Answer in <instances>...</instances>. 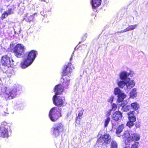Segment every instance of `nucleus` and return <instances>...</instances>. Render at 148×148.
Instances as JSON below:
<instances>
[{
    "mask_svg": "<svg viewBox=\"0 0 148 148\" xmlns=\"http://www.w3.org/2000/svg\"><path fill=\"white\" fill-rule=\"evenodd\" d=\"M72 64L71 63H68V65H65L64 66V68L63 69V75L65 76H67L69 77L71 75L72 69L71 67Z\"/></svg>",
    "mask_w": 148,
    "mask_h": 148,
    "instance_id": "9d476101",
    "label": "nucleus"
},
{
    "mask_svg": "<svg viewBox=\"0 0 148 148\" xmlns=\"http://www.w3.org/2000/svg\"><path fill=\"white\" fill-rule=\"evenodd\" d=\"M37 52L36 51L32 50L28 53L27 57L25 58L21 63V67L23 69L25 68L30 65L34 60Z\"/></svg>",
    "mask_w": 148,
    "mask_h": 148,
    "instance_id": "f257e3e1",
    "label": "nucleus"
},
{
    "mask_svg": "<svg viewBox=\"0 0 148 148\" xmlns=\"http://www.w3.org/2000/svg\"><path fill=\"white\" fill-rule=\"evenodd\" d=\"M124 127V125L123 124L120 125L116 130V134H119L122 132Z\"/></svg>",
    "mask_w": 148,
    "mask_h": 148,
    "instance_id": "bb28decb",
    "label": "nucleus"
},
{
    "mask_svg": "<svg viewBox=\"0 0 148 148\" xmlns=\"http://www.w3.org/2000/svg\"><path fill=\"white\" fill-rule=\"evenodd\" d=\"M59 115L61 116L60 110L58 107H53L50 110L49 116L51 120L55 121L58 119Z\"/></svg>",
    "mask_w": 148,
    "mask_h": 148,
    "instance_id": "20e7f679",
    "label": "nucleus"
},
{
    "mask_svg": "<svg viewBox=\"0 0 148 148\" xmlns=\"http://www.w3.org/2000/svg\"><path fill=\"white\" fill-rule=\"evenodd\" d=\"M112 111V109H110L107 112V113L106 114V116L108 117H109L111 114V113Z\"/></svg>",
    "mask_w": 148,
    "mask_h": 148,
    "instance_id": "e433bc0d",
    "label": "nucleus"
},
{
    "mask_svg": "<svg viewBox=\"0 0 148 148\" xmlns=\"http://www.w3.org/2000/svg\"><path fill=\"white\" fill-rule=\"evenodd\" d=\"M11 130L9 127L6 125V123H3L0 126V135L2 137H8L9 134L11 133Z\"/></svg>",
    "mask_w": 148,
    "mask_h": 148,
    "instance_id": "39448f33",
    "label": "nucleus"
},
{
    "mask_svg": "<svg viewBox=\"0 0 148 148\" xmlns=\"http://www.w3.org/2000/svg\"><path fill=\"white\" fill-rule=\"evenodd\" d=\"M118 145L117 143L115 141H112L111 143L110 148H117Z\"/></svg>",
    "mask_w": 148,
    "mask_h": 148,
    "instance_id": "2f4dec72",
    "label": "nucleus"
},
{
    "mask_svg": "<svg viewBox=\"0 0 148 148\" xmlns=\"http://www.w3.org/2000/svg\"><path fill=\"white\" fill-rule=\"evenodd\" d=\"M5 114H8V112H4V114H3V115H4V116L6 115Z\"/></svg>",
    "mask_w": 148,
    "mask_h": 148,
    "instance_id": "a18cd8bd",
    "label": "nucleus"
},
{
    "mask_svg": "<svg viewBox=\"0 0 148 148\" xmlns=\"http://www.w3.org/2000/svg\"><path fill=\"white\" fill-rule=\"evenodd\" d=\"M53 127L61 133L64 130V126L60 123H55Z\"/></svg>",
    "mask_w": 148,
    "mask_h": 148,
    "instance_id": "aec40b11",
    "label": "nucleus"
},
{
    "mask_svg": "<svg viewBox=\"0 0 148 148\" xmlns=\"http://www.w3.org/2000/svg\"><path fill=\"white\" fill-rule=\"evenodd\" d=\"M124 148H131V147L130 146H127L125 147Z\"/></svg>",
    "mask_w": 148,
    "mask_h": 148,
    "instance_id": "49530a36",
    "label": "nucleus"
},
{
    "mask_svg": "<svg viewBox=\"0 0 148 148\" xmlns=\"http://www.w3.org/2000/svg\"><path fill=\"white\" fill-rule=\"evenodd\" d=\"M37 16V14L36 13H35L32 15H31L29 16H28L27 20L29 22H31L34 19V16Z\"/></svg>",
    "mask_w": 148,
    "mask_h": 148,
    "instance_id": "c756f323",
    "label": "nucleus"
},
{
    "mask_svg": "<svg viewBox=\"0 0 148 148\" xmlns=\"http://www.w3.org/2000/svg\"><path fill=\"white\" fill-rule=\"evenodd\" d=\"M13 13V9L11 8H9L7 11L4 12L2 15L1 18L2 20H3L6 18L8 15L12 14Z\"/></svg>",
    "mask_w": 148,
    "mask_h": 148,
    "instance_id": "f3484780",
    "label": "nucleus"
},
{
    "mask_svg": "<svg viewBox=\"0 0 148 148\" xmlns=\"http://www.w3.org/2000/svg\"><path fill=\"white\" fill-rule=\"evenodd\" d=\"M52 135L53 136L55 137H57L60 136V135L61 132L55 129L53 127L52 128Z\"/></svg>",
    "mask_w": 148,
    "mask_h": 148,
    "instance_id": "a878e982",
    "label": "nucleus"
},
{
    "mask_svg": "<svg viewBox=\"0 0 148 148\" xmlns=\"http://www.w3.org/2000/svg\"><path fill=\"white\" fill-rule=\"evenodd\" d=\"M87 35L86 34L82 38V39L83 40H85L86 37H87Z\"/></svg>",
    "mask_w": 148,
    "mask_h": 148,
    "instance_id": "37998d69",
    "label": "nucleus"
},
{
    "mask_svg": "<svg viewBox=\"0 0 148 148\" xmlns=\"http://www.w3.org/2000/svg\"><path fill=\"white\" fill-rule=\"evenodd\" d=\"M71 67L72 68H72H73V67H72V65Z\"/></svg>",
    "mask_w": 148,
    "mask_h": 148,
    "instance_id": "8fccbe9b",
    "label": "nucleus"
},
{
    "mask_svg": "<svg viewBox=\"0 0 148 148\" xmlns=\"http://www.w3.org/2000/svg\"><path fill=\"white\" fill-rule=\"evenodd\" d=\"M114 93L115 95H117V101L120 103L126 97V95L124 93L123 91L121 90L119 88L117 87L114 90Z\"/></svg>",
    "mask_w": 148,
    "mask_h": 148,
    "instance_id": "6e6552de",
    "label": "nucleus"
},
{
    "mask_svg": "<svg viewBox=\"0 0 148 148\" xmlns=\"http://www.w3.org/2000/svg\"><path fill=\"white\" fill-rule=\"evenodd\" d=\"M122 117V113L120 112L116 111L113 114L112 118L115 121H118L121 119Z\"/></svg>",
    "mask_w": 148,
    "mask_h": 148,
    "instance_id": "2eb2a0df",
    "label": "nucleus"
},
{
    "mask_svg": "<svg viewBox=\"0 0 148 148\" xmlns=\"http://www.w3.org/2000/svg\"><path fill=\"white\" fill-rule=\"evenodd\" d=\"M1 92L5 93L4 95L6 99H11L14 98L18 92L16 88L12 90L11 89L7 90L6 87H3L1 88Z\"/></svg>",
    "mask_w": 148,
    "mask_h": 148,
    "instance_id": "f03ea898",
    "label": "nucleus"
},
{
    "mask_svg": "<svg viewBox=\"0 0 148 148\" xmlns=\"http://www.w3.org/2000/svg\"><path fill=\"white\" fill-rule=\"evenodd\" d=\"M25 49V48L23 44H18L14 48L13 52L16 57L20 58L22 56Z\"/></svg>",
    "mask_w": 148,
    "mask_h": 148,
    "instance_id": "7ed1b4c3",
    "label": "nucleus"
},
{
    "mask_svg": "<svg viewBox=\"0 0 148 148\" xmlns=\"http://www.w3.org/2000/svg\"><path fill=\"white\" fill-rule=\"evenodd\" d=\"M138 25L136 24L134 25L129 26L128 27H127L128 31L133 30L136 28L137 26Z\"/></svg>",
    "mask_w": 148,
    "mask_h": 148,
    "instance_id": "473e14b6",
    "label": "nucleus"
},
{
    "mask_svg": "<svg viewBox=\"0 0 148 148\" xmlns=\"http://www.w3.org/2000/svg\"><path fill=\"white\" fill-rule=\"evenodd\" d=\"M133 72L130 70L127 71H122L119 74L120 79L122 80L127 82V81L130 80V78L129 77L130 76L132 77L133 75Z\"/></svg>",
    "mask_w": 148,
    "mask_h": 148,
    "instance_id": "0eeeda50",
    "label": "nucleus"
},
{
    "mask_svg": "<svg viewBox=\"0 0 148 148\" xmlns=\"http://www.w3.org/2000/svg\"><path fill=\"white\" fill-rule=\"evenodd\" d=\"M84 111V110L82 109L79 111L78 115L76 118V121L77 123H79L80 120L82 119V116L83 114Z\"/></svg>",
    "mask_w": 148,
    "mask_h": 148,
    "instance_id": "b1692460",
    "label": "nucleus"
},
{
    "mask_svg": "<svg viewBox=\"0 0 148 148\" xmlns=\"http://www.w3.org/2000/svg\"><path fill=\"white\" fill-rule=\"evenodd\" d=\"M118 136V137H120V136Z\"/></svg>",
    "mask_w": 148,
    "mask_h": 148,
    "instance_id": "3c124183",
    "label": "nucleus"
},
{
    "mask_svg": "<svg viewBox=\"0 0 148 148\" xmlns=\"http://www.w3.org/2000/svg\"><path fill=\"white\" fill-rule=\"evenodd\" d=\"M139 146V144L138 142H135L132 145L131 148H138Z\"/></svg>",
    "mask_w": 148,
    "mask_h": 148,
    "instance_id": "72a5a7b5",
    "label": "nucleus"
},
{
    "mask_svg": "<svg viewBox=\"0 0 148 148\" xmlns=\"http://www.w3.org/2000/svg\"><path fill=\"white\" fill-rule=\"evenodd\" d=\"M117 108V105L116 104L113 103L112 105V108L111 109H112V110L114 111L116 110Z\"/></svg>",
    "mask_w": 148,
    "mask_h": 148,
    "instance_id": "58836bf2",
    "label": "nucleus"
},
{
    "mask_svg": "<svg viewBox=\"0 0 148 148\" xmlns=\"http://www.w3.org/2000/svg\"><path fill=\"white\" fill-rule=\"evenodd\" d=\"M135 82L133 80H129L126 82V87L124 88V89L127 92H128L135 85Z\"/></svg>",
    "mask_w": 148,
    "mask_h": 148,
    "instance_id": "f8f14e48",
    "label": "nucleus"
},
{
    "mask_svg": "<svg viewBox=\"0 0 148 148\" xmlns=\"http://www.w3.org/2000/svg\"><path fill=\"white\" fill-rule=\"evenodd\" d=\"M53 127L61 133L64 130V126L60 123H55Z\"/></svg>",
    "mask_w": 148,
    "mask_h": 148,
    "instance_id": "412c9836",
    "label": "nucleus"
},
{
    "mask_svg": "<svg viewBox=\"0 0 148 148\" xmlns=\"http://www.w3.org/2000/svg\"><path fill=\"white\" fill-rule=\"evenodd\" d=\"M110 120V118L109 117H107L105 119L104 121V126L105 127H107Z\"/></svg>",
    "mask_w": 148,
    "mask_h": 148,
    "instance_id": "7c9ffc66",
    "label": "nucleus"
},
{
    "mask_svg": "<svg viewBox=\"0 0 148 148\" xmlns=\"http://www.w3.org/2000/svg\"><path fill=\"white\" fill-rule=\"evenodd\" d=\"M114 98L113 96H112L110 98L109 100V102H110L112 103L113 101V100Z\"/></svg>",
    "mask_w": 148,
    "mask_h": 148,
    "instance_id": "79ce46f5",
    "label": "nucleus"
},
{
    "mask_svg": "<svg viewBox=\"0 0 148 148\" xmlns=\"http://www.w3.org/2000/svg\"><path fill=\"white\" fill-rule=\"evenodd\" d=\"M126 125L130 128H131L134 125V123L129 121L127 123Z\"/></svg>",
    "mask_w": 148,
    "mask_h": 148,
    "instance_id": "f704fd0d",
    "label": "nucleus"
},
{
    "mask_svg": "<svg viewBox=\"0 0 148 148\" xmlns=\"http://www.w3.org/2000/svg\"><path fill=\"white\" fill-rule=\"evenodd\" d=\"M61 81L62 82L61 86L63 87V88L66 89L68 88L70 84L69 78H66V77H63L62 78Z\"/></svg>",
    "mask_w": 148,
    "mask_h": 148,
    "instance_id": "ddd939ff",
    "label": "nucleus"
},
{
    "mask_svg": "<svg viewBox=\"0 0 148 148\" xmlns=\"http://www.w3.org/2000/svg\"><path fill=\"white\" fill-rule=\"evenodd\" d=\"M123 33L127 31H128L127 28L125 29H124L123 30Z\"/></svg>",
    "mask_w": 148,
    "mask_h": 148,
    "instance_id": "c03bdc74",
    "label": "nucleus"
},
{
    "mask_svg": "<svg viewBox=\"0 0 148 148\" xmlns=\"http://www.w3.org/2000/svg\"><path fill=\"white\" fill-rule=\"evenodd\" d=\"M16 106L18 107H19V108L22 109L23 108V105L22 103H20V104H17L16 105Z\"/></svg>",
    "mask_w": 148,
    "mask_h": 148,
    "instance_id": "ea45409f",
    "label": "nucleus"
},
{
    "mask_svg": "<svg viewBox=\"0 0 148 148\" xmlns=\"http://www.w3.org/2000/svg\"><path fill=\"white\" fill-rule=\"evenodd\" d=\"M134 112V111H131L127 113L128 115L129 121L133 123L135 122L136 120L135 116L133 115Z\"/></svg>",
    "mask_w": 148,
    "mask_h": 148,
    "instance_id": "5701e85b",
    "label": "nucleus"
},
{
    "mask_svg": "<svg viewBox=\"0 0 148 148\" xmlns=\"http://www.w3.org/2000/svg\"><path fill=\"white\" fill-rule=\"evenodd\" d=\"M98 141L102 144H109L111 141V137L109 134H105L100 137Z\"/></svg>",
    "mask_w": 148,
    "mask_h": 148,
    "instance_id": "1a4fd4ad",
    "label": "nucleus"
},
{
    "mask_svg": "<svg viewBox=\"0 0 148 148\" xmlns=\"http://www.w3.org/2000/svg\"><path fill=\"white\" fill-rule=\"evenodd\" d=\"M131 106L132 108L135 110H137L139 107V105L137 102H134L132 103Z\"/></svg>",
    "mask_w": 148,
    "mask_h": 148,
    "instance_id": "c85d7f7f",
    "label": "nucleus"
},
{
    "mask_svg": "<svg viewBox=\"0 0 148 148\" xmlns=\"http://www.w3.org/2000/svg\"><path fill=\"white\" fill-rule=\"evenodd\" d=\"M140 138L139 135L137 134L134 133L131 134L130 137L128 138V141H129V144L130 141H136L139 140Z\"/></svg>",
    "mask_w": 148,
    "mask_h": 148,
    "instance_id": "4468645a",
    "label": "nucleus"
},
{
    "mask_svg": "<svg viewBox=\"0 0 148 148\" xmlns=\"http://www.w3.org/2000/svg\"><path fill=\"white\" fill-rule=\"evenodd\" d=\"M119 32L120 33H123V30L121 31H120L119 32Z\"/></svg>",
    "mask_w": 148,
    "mask_h": 148,
    "instance_id": "de8ad7c7",
    "label": "nucleus"
},
{
    "mask_svg": "<svg viewBox=\"0 0 148 148\" xmlns=\"http://www.w3.org/2000/svg\"><path fill=\"white\" fill-rule=\"evenodd\" d=\"M101 0H92L91 4L92 8L94 11L96 12L97 10L95 9L97 8L100 5L101 3Z\"/></svg>",
    "mask_w": 148,
    "mask_h": 148,
    "instance_id": "dca6fc26",
    "label": "nucleus"
},
{
    "mask_svg": "<svg viewBox=\"0 0 148 148\" xmlns=\"http://www.w3.org/2000/svg\"><path fill=\"white\" fill-rule=\"evenodd\" d=\"M120 104L119 105H120L122 107L121 109L124 112H127L129 110L130 108V106H126L125 105L126 104V102H125L123 101L121 102Z\"/></svg>",
    "mask_w": 148,
    "mask_h": 148,
    "instance_id": "4be33fe9",
    "label": "nucleus"
},
{
    "mask_svg": "<svg viewBox=\"0 0 148 148\" xmlns=\"http://www.w3.org/2000/svg\"><path fill=\"white\" fill-rule=\"evenodd\" d=\"M63 90V88L61 84L56 86L54 88V92L56 95L61 94Z\"/></svg>",
    "mask_w": 148,
    "mask_h": 148,
    "instance_id": "6ab92c4d",
    "label": "nucleus"
},
{
    "mask_svg": "<svg viewBox=\"0 0 148 148\" xmlns=\"http://www.w3.org/2000/svg\"><path fill=\"white\" fill-rule=\"evenodd\" d=\"M130 136L128 131L125 132L123 134L122 136V137L125 140V143L126 145H129V141H128L127 140H128V138H130Z\"/></svg>",
    "mask_w": 148,
    "mask_h": 148,
    "instance_id": "a211bd4d",
    "label": "nucleus"
},
{
    "mask_svg": "<svg viewBox=\"0 0 148 148\" xmlns=\"http://www.w3.org/2000/svg\"><path fill=\"white\" fill-rule=\"evenodd\" d=\"M64 99H62L60 97L54 95L53 97V102L55 105H62Z\"/></svg>",
    "mask_w": 148,
    "mask_h": 148,
    "instance_id": "9b49d317",
    "label": "nucleus"
},
{
    "mask_svg": "<svg viewBox=\"0 0 148 148\" xmlns=\"http://www.w3.org/2000/svg\"><path fill=\"white\" fill-rule=\"evenodd\" d=\"M140 123L139 122H137L135 124V126L136 128H139L140 127Z\"/></svg>",
    "mask_w": 148,
    "mask_h": 148,
    "instance_id": "a19ab883",
    "label": "nucleus"
},
{
    "mask_svg": "<svg viewBox=\"0 0 148 148\" xmlns=\"http://www.w3.org/2000/svg\"><path fill=\"white\" fill-rule=\"evenodd\" d=\"M118 124L116 122L114 123V121H113L112 122V127L113 128H115L116 127V126Z\"/></svg>",
    "mask_w": 148,
    "mask_h": 148,
    "instance_id": "4c0bfd02",
    "label": "nucleus"
},
{
    "mask_svg": "<svg viewBox=\"0 0 148 148\" xmlns=\"http://www.w3.org/2000/svg\"><path fill=\"white\" fill-rule=\"evenodd\" d=\"M137 96L136 89L135 88L133 89L130 93V97L134 99Z\"/></svg>",
    "mask_w": 148,
    "mask_h": 148,
    "instance_id": "393cba45",
    "label": "nucleus"
},
{
    "mask_svg": "<svg viewBox=\"0 0 148 148\" xmlns=\"http://www.w3.org/2000/svg\"><path fill=\"white\" fill-rule=\"evenodd\" d=\"M14 61L12 59H11L10 57L5 55L2 57L0 64L8 68L10 67L12 68L13 65H14Z\"/></svg>",
    "mask_w": 148,
    "mask_h": 148,
    "instance_id": "423d86ee",
    "label": "nucleus"
},
{
    "mask_svg": "<svg viewBox=\"0 0 148 148\" xmlns=\"http://www.w3.org/2000/svg\"><path fill=\"white\" fill-rule=\"evenodd\" d=\"M73 55V53L72 54V56Z\"/></svg>",
    "mask_w": 148,
    "mask_h": 148,
    "instance_id": "09e8293b",
    "label": "nucleus"
},
{
    "mask_svg": "<svg viewBox=\"0 0 148 148\" xmlns=\"http://www.w3.org/2000/svg\"><path fill=\"white\" fill-rule=\"evenodd\" d=\"M118 86L121 88H123L126 85V82L124 80H120L117 83Z\"/></svg>",
    "mask_w": 148,
    "mask_h": 148,
    "instance_id": "cd10ccee",
    "label": "nucleus"
},
{
    "mask_svg": "<svg viewBox=\"0 0 148 148\" xmlns=\"http://www.w3.org/2000/svg\"><path fill=\"white\" fill-rule=\"evenodd\" d=\"M7 75L8 77L11 76L12 75L14 74V72L13 71H10L8 70L7 71Z\"/></svg>",
    "mask_w": 148,
    "mask_h": 148,
    "instance_id": "c9c22d12",
    "label": "nucleus"
}]
</instances>
